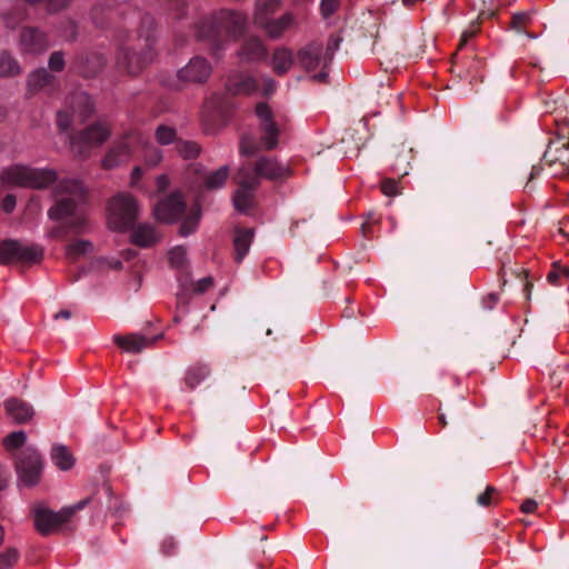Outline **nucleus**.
Wrapping results in <instances>:
<instances>
[{"label": "nucleus", "mask_w": 569, "mask_h": 569, "mask_svg": "<svg viewBox=\"0 0 569 569\" xmlns=\"http://www.w3.org/2000/svg\"><path fill=\"white\" fill-rule=\"evenodd\" d=\"M297 24V20L293 13L286 12L281 17L267 20L266 23H261L259 27L272 39H279L286 31L292 29Z\"/></svg>", "instance_id": "22"}, {"label": "nucleus", "mask_w": 569, "mask_h": 569, "mask_svg": "<svg viewBox=\"0 0 569 569\" xmlns=\"http://www.w3.org/2000/svg\"><path fill=\"white\" fill-rule=\"evenodd\" d=\"M498 302V296L496 293H489L483 300L482 305L486 309H492Z\"/></svg>", "instance_id": "61"}, {"label": "nucleus", "mask_w": 569, "mask_h": 569, "mask_svg": "<svg viewBox=\"0 0 569 569\" xmlns=\"http://www.w3.org/2000/svg\"><path fill=\"white\" fill-rule=\"evenodd\" d=\"M154 139L160 146L177 144L180 140L174 127L161 123L154 130Z\"/></svg>", "instance_id": "37"}, {"label": "nucleus", "mask_w": 569, "mask_h": 569, "mask_svg": "<svg viewBox=\"0 0 569 569\" xmlns=\"http://www.w3.org/2000/svg\"><path fill=\"white\" fill-rule=\"evenodd\" d=\"M92 112L93 102L91 97L82 91L74 92L68 99V108L58 111L57 124L62 131H67L76 118L86 120Z\"/></svg>", "instance_id": "12"}, {"label": "nucleus", "mask_w": 569, "mask_h": 569, "mask_svg": "<svg viewBox=\"0 0 569 569\" xmlns=\"http://www.w3.org/2000/svg\"><path fill=\"white\" fill-rule=\"evenodd\" d=\"M398 184L393 179H386L381 183V191L386 196H393L397 193Z\"/></svg>", "instance_id": "57"}, {"label": "nucleus", "mask_w": 569, "mask_h": 569, "mask_svg": "<svg viewBox=\"0 0 569 569\" xmlns=\"http://www.w3.org/2000/svg\"><path fill=\"white\" fill-rule=\"evenodd\" d=\"M499 491L493 486H487L486 490L478 495L477 503L481 507H489L498 502Z\"/></svg>", "instance_id": "47"}, {"label": "nucleus", "mask_w": 569, "mask_h": 569, "mask_svg": "<svg viewBox=\"0 0 569 569\" xmlns=\"http://www.w3.org/2000/svg\"><path fill=\"white\" fill-rule=\"evenodd\" d=\"M532 11H519L515 12L511 17L508 29L519 34H526L529 39H537V34L528 31V28L533 21Z\"/></svg>", "instance_id": "27"}, {"label": "nucleus", "mask_w": 569, "mask_h": 569, "mask_svg": "<svg viewBox=\"0 0 569 569\" xmlns=\"http://www.w3.org/2000/svg\"><path fill=\"white\" fill-rule=\"evenodd\" d=\"M21 73L18 60L8 51L0 50V77H16Z\"/></svg>", "instance_id": "36"}, {"label": "nucleus", "mask_w": 569, "mask_h": 569, "mask_svg": "<svg viewBox=\"0 0 569 569\" xmlns=\"http://www.w3.org/2000/svg\"><path fill=\"white\" fill-rule=\"evenodd\" d=\"M176 150L181 158L191 160L200 154L201 147L196 141L180 139L177 141Z\"/></svg>", "instance_id": "41"}, {"label": "nucleus", "mask_w": 569, "mask_h": 569, "mask_svg": "<svg viewBox=\"0 0 569 569\" xmlns=\"http://www.w3.org/2000/svg\"><path fill=\"white\" fill-rule=\"evenodd\" d=\"M212 72L210 62L200 56H196L177 72V82L172 84L174 90H181L187 84L206 83Z\"/></svg>", "instance_id": "15"}, {"label": "nucleus", "mask_w": 569, "mask_h": 569, "mask_svg": "<svg viewBox=\"0 0 569 569\" xmlns=\"http://www.w3.org/2000/svg\"><path fill=\"white\" fill-rule=\"evenodd\" d=\"M0 206L7 213L11 212L16 207V196L7 194L2 202L0 201Z\"/></svg>", "instance_id": "58"}, {"label": "nucleus", "mask_w": 569, "mask_h": 569, "mask_svg": "<svg viewBox=\"0 0 569 569\" xmlns=\"http://www.w3.org/2000/svg\"><path fill=\"white\" fill-rule=\"evenodd\" d=\"M126 0H114V2H124ZM110 6L104 3V0H99L93 8L91 9V20L92 23L100 29L107 28L109 16H110Z\"/></svg>", "instance_id": "34"}, {"label": "nucleus", "mask_w": 569, "mask_h": 569, "mask_svg": "<svg viewBox=\"0 0 569 569\" xmlns=\"http://www.w3.org/2000/svg\"><path fill=\"white\" fill-rule=\"evenodd\" d=\"M20 553L18 549L10 547L0 553V569H10L19 560Z\"/></svg>", "instance_id": "48"}, {"label": "nucleus", "mask_w": 569, "mask_h": 569, "mask_svg": "<svg viewBox=\"0 0 569 569\" xmlns=\"http://www.w3.org/2000/svg\"><path fill=\"white\" fill-rule=\"evenodd\" d=\"M113 342L126 352L138 353L149 347L153 340L137 333H130L127 336L114 335Z\"/></svg>", "instance_id": "24"}, {"label": "nucleus", "mask_w": 569, "mask_h": 569, "mask_svg": "<svg viewBox=\"0 0 569 569\" xmlns=\"http://www.w3.org/2000/svg\"><path fill=\"white\" fill-rule=\"evenodd\" d=\"M339 7V0H321L320 9L325 18L330 17Z\"/></svg>", "instance_id": "54"}, {"label": "nucleus", "mask_w": 569, "mask_h": 569, "mask_svg": "<svg viewBox=\"0 0 569 569\" xmlns=\"http://www.w3.org/2000/svg\"><path fill=\"white\" fill-rule=\"evenodd\" d=\"M42 468V458L34 448L27 447L16 457L18 477L26 486L31 487L38 483Z\"/></svg>", "instance_id": "14"}, {"label": "nucleus", "mask_w": 569, "mask_h": 569, "mask_svg": "<svg viewBox=\"0 0 569 569\" xmlns=\"http://www.w3.org/2000/svg\"><path fill=\"white\" fill-rule=\"evenodd\" d=\"M109 136L110 129L101 122H96L70 137L71 150L76 156L86 158L92 148L101 146Z\"/></svg>", "instance_id": "11"}, {"label": "nucleus", "mask_w": 569, "mask_h": 569, "mask_svg": "<svg viewBox=\"0 0 569 569\" xmlns=\"http://www.w3.org/2000/svg\"><path fill=\"white\" fill-rule=\"evenodd\" d=\"M298 63L308 72L321 69V71L313 76L318 82H326L328 73L325 71L327 66L331 62L323 52V44L320 41H312L301 48L297 53Z\"/></svg>", "instance_id": "13"}, {"label": "nucleus", "mask_w": 569, "mask_h": 569, "mask_svg": "<svg viewBox=\"0 0 569 569\" xmlns=\"http://www.w3.org/2000/svg\"><path fill=\"white\" fill-rule=\"evenodd\" d=\"M169 183H170V181H169L168 176H166V174L158 176L156 179L157 191L160 193L164 192L168 189Z\"/></svg>", "instance_id": "59"}, {"label": "nucleus", "mask_w": 569, "mask_h": 569, "mask_svg": "<svg viewBox=\"0 0 569 569\" xmlns=\"http://www.w3.org/2000/svg\"><path fill=\"white\" fill-rule=\"evenodd\" d=\"M156 21L150 14L141 17L137 43L124 42L117 53V66L131 76L141 72L154 58Z\"/></svg>", "instance_id": "3"}, {"label": "nucleus", "mask_w": 569, "mask_h": 569, "mask_svg": "<svg viewBox=\"0 0 569 569\" xmlns=\"http://www.w3.org/2000/svg\"><path fill=\"white\" fill-rule=\"evenodd\" d=\"M253 176V173L240 170L237 173L239 188L234 192L233 204L241 213H248L253 206V192L258 188V181Z\"/></svg>", "instance_id": "18"}, {"label": "nucleus", "mask_w": 569, "mask_h": 569, "mask_svg": "<svg viewBox=\"0 0 569 569\" xmlns=\"http://www.w3.org/2000/svg\"><path fill=\"white\" fill-rule=\"evenodd\" d=\"M201 218V208L199 204H193L190 209L189 214L182 221L179 233L182 237H187L193 233L198 227L199 220Z\"/></svg>", "instance_id": "39"}, {"label": "nucleus", "mask_w": 569, "mask_h": 569, "mask_svg": "<svg viewBox=\"0 0 569 569\" xmlns=\"http://www.w3.org/2000/svg\"><path fill=\"white\" fill-rule=\"evenodd\" d=\"M213 284V278L212 277H204L197 281L193 286V291L196 293H203L206 292L211 286Z\"/></svg>", "instance_id": "55"}, {"label": "nucleus", "mask_w": 569, "mask_h": 569, "mask_svg": "<svg viewBox=\"0 0 569 569\" xmlns=\"http://www.w3.org/2000/svg\"><path fill=\"white\" fill-rule=\"evenodd\" d=\"M107 60L98 52H86L78 54L70 69L83 78H94L104 67Z\"/></svg>", "instance_id": "19"}, {"label": "nucleus", "mask_w": 569, "mask_h": 569, "mask_svg": "<svg viewBox=\"0 0 569 569\" xmlns=\"http://www.w3.org/2000/svg\"><path fill=\"white\" fill-rule=\"evenodd\" d=\"M20 43L22 49L30 53H40L49 46L47 36L33 27L23 28L21 30Z\"/></svg>", "instance_id": "21"}, {"label": "nucleus", "mask_w": 569, "mask_h": 569, "mask_svg": "<svg viewBox=\"0 0 569 569\" xmlns=\"http://www.w3.org/2000/svg\"><path fill=\"white\" fill-rule=\"evenodd\" d=\"M238 54L242 61H258L266 58L267 48L259 38L251 37L242 43Z\"/></svg>", "instance_id": "25"}, {"label": "nucleus", "mask_w": 569, "mask_h": 569, "mask_svg": "<svg viewBox=\"0 0 569 569\" xmlns=\"http://www.w3.org/2000/svg\"><path fill=\"white\" fill-rule=\"evenodd\" d=\"M49 68L53 72H60L64 69V54L62 51H54L50 54L48 61Z\"/></svg>", "instance_id": "50"}, {"label": "nucleus", "mask_w": 569, "mask_h": 569, "mask_svg": "<svg viewBox=\"0 0 569 569\" xmlns=\"http://www.w3.org/2000/svg\"><path fill=\"white\" fill-rule=\"evenodd\" d=\"M7 481H8V472L6 469H3L0 466V491L6 488Z\"/></svg>", "instance_id": "63"}, {"label": "nucleus", "mask_w": 569, "mask_h": 569, "mask_svg": "<svg viewBox=\"0 0 569 569\" xmlns=\"http://www.w3.org/2000/svg\"><path fill=\"white\" fill-rule=\"evenodd\" d=\"M31 6L43 3L47 11L58 12L69 7L72 0H26Z\"/></svg>", "instance_id": "46"}, {"label": "nucleus", "mask_w": 569, "mask_h": 569, "mask_svg": "<svg viewBox=\"0 0 569 569\" xmlns=\"http://www.w3.org/2000/svg\"><path fill=\"white\" fill-rule=\"evenodd\" d=\"M108 209V224L113 230H129L134 226L138 219V202L132 196L128 193H119L114 196L110 200Z\"/></svg>", "instance_id": "8"}, {"label": "nucleus", "mask_w": 569, "mask_h": 569, "mask_svg": "<svg viewBox=\"0 0 569 569\" xmlns=\"http://www.w3.org/2000/svg\"><path fill=\"white\" fill-rule=\"evenodd\" d=\"M27 439L24 431H13L4 438L3 445L7 450H16L21 448Z\"/></svg>", "instance_id": "45"}, {"label": "nucleus", "mask_w": 569, "mask_h": 569, "mask_svg": "<svg viewBox=\"0 0 569 569\" xmlns=\"http://www.w3.org/2000/svg\"><path fill=\"white\" fill-rule=\"evenodd\" d=\"M142 176H143L142 168L139 166L134 167L131 172V186H133V187L138 186Z\"/></svg>", "instance_id": "60"}, {"label": "nucleus", "mask_w": 569, "mask_h": 569, "mask_svg": "<svg viewBox=\"0 0 569 569\" xmlns=\"http://www.w3.org/2000/svg\"><path fill=\"white\" fill-rule=\"evenodd\" d=\"M51 459L53 463L61 470H69L74 463L71 452L66 446L56 445L51 449Z\"/></svg>", "instance_id": "35"}, {"label": "nucleus", "mask_w": 569, "mask_h": 569, "mask_svg": "<svg viewBox=\"0 0 569 569\" xmlns=\"http://www.w3.org/2000/svg\"><path fill=\"white\" fill-rule=\"evenodd\" d=\"M131 241L138 247L147 248L158 241V236L151 224L142 223L133 229Z\"/></svg>", "instance_id": "29"}, {"label": "nucleus", "mask_w": 569, "mask_h": 569, "mask_svg": "<svg viewBox=\"0 0 569 569\" xmlns=\"http://www.w3.org/2000/svg\"><path fill=\"white\" fill-rule=\"evenodd\" d=\"M537 502L532 499H527L521 505V510L525 513H532L537 509Z\"/></svg>", "instance_id": "62"}, {"label": "nucleus", "mask_w": 569, "mask_h": 569, "mask_svg": "<svg viewBox=\"0 0 569 569\" xmlns=\"http://www.w3.org/2000/svg\"><path fill=\"white\" fill-rule=\"evenodd\" d=\"M187 210V203L180 191L161 198L154 206V214L157 220L164 223H173L178 221Z\"/></svg>", "instance_id": "17"}, {"label": "nucleus", "mask_w": 569, "mask_h": 569, "mask_svg": "<svg viewBox=\"0 0 569 569\" xmlns=\"http://www.w3.org/2000/svg\"><path fill=\"white\" fill-rule=\"evenodd\" d=\"M239 170L253 173V178L258 181V187L260 186L261 178L272 181H281L291 174L289 167L282 166L276 159L268 157H260L257 159L254 164H244Z\"/></svg>", "instance_id": "16"}, {"label": "nucleus", "mask_w": 569, "mask_h": 569, "mask_svg": "<svg viewBox=\"0 0 569 569\" xmlns=\"http://www.w3.org/2000/svg\"><path fill=\"white\" fill-rule=\"evenodd\" d=\"M86 191L77 179H63L56 186V203L48 211L51 219L60 221L53 231L56 237L67 233H82L86 230V218L78 212V206L84 200Z\"/></svg>", "instance_id": "2"}, {"label": "nucleus", "mask_w": 569, "mask_h": 569, "mask_svg": "<svg viewBox=\"0 0 569 569\" xmlns=\"http://www.w3.org/2000/svg\"><path fill=\"white\" fill-rule=\"evenodd\" d=\"M43 258V250L38 244H23L18 240H0V262L38 263Z\"/></svg>", "instance_id": "10"}, {"label": "nucleus", "mask_w": 569, "mask_h": 569, "mask_svg": "<svg viewBox=\"0 0 569 569\" xmlns=\"http://www.w3.org/2000/svg\"><path fill=\"white\" fill-rule=\"evenodd\" d=\"M256 116L260 137L257 140L252 134L241 136L239 150L242 156H252L260 149L270 151L278 146L281 130L271 108L266 102H259L256 106Z\"/></svg>", "instance_id": "5"}, {"label": "nucleus", "mask_w": 569, "mask_h": 569, "mask_svg": "<svg viewBox=\"0 0 569 569\" xmlns=\"http://www.w3.org/2000/svg\"><path fill=\"white\" fill-rule=\"evenodd\" d=\"M230 173L228 166H222L219 169L209 172L204 176V187L210 190L220 189L226 183Z\"/></svg>", "instance_id": "38"}, {"label": "nucleus", "mask_w": 569, "mask_h": 569, "mask_svg": "<svg viewBox=\"0 0 569 569\" xmlns=\"http://www.w3.org/2000/svg\"><path fill=\"white\" fill-rule=\"evenodd\" d=\"M292 51L288 48H277L272 54V68L278 76L286 74L293 64Z\"/></svg>", "instance_id": "31"}, {"label": "nucleus", "mask_w": 569, "mask_h": 569, "mask_svg": "<svg viewBox=\"0 0 569 569\" xmlns=\"http://www.w3.org/2000/svg\"><path fill=\"white\" fill-rule=\"evenodd\" d=\"M281 0H257L254 11V23L260 26L270 20L273 14L280 9Z\"/></svg>", "instance_id": "30"}, {"label": "nucleus", "mask_w": 569, "mask_h": 569, "mask_svg": "<svg viewBox=\"0 0 569 569\" xmlns=\"http://www.w3.org/2000/svg\"><path fill=\"white\" fill-rule=\"evenodd\" d=\"M0 180L4 186L43 189L57 180V173L51 169L13 164L1 171Z\"/></svg>", "instance_id": "6"}, {"label": "nucleus", "mask_w": 569, "mask_h": 569, "mask_svg": "<svg viewBox=\"0 0 569 569\" xmlns=\"http://www.w3.org/2000/svg\"><path fill=\"white\" fill-rule=\"evenodd\" d=\"M479 31V22H473L470 28L466 31H463L461 39L459 41L458 49H462L467 46L468 41L472 39L477 32Z\"/></svg>", "instance_id": "53"}, {"label": "nucleus", "mask_w": 569, "mask_h": 569, "mask_svg": "<svg viewBox=\"0 0 569 569\" xmlns=\"http://www.w3.org/2000/svg\"><path fill=\"white\" fill-rule=\"evenodd\" d=\"M4 408L7 410V413L14 419L18 423H24L28 420H30L33 416V409L32 407L18 399V398H10L4 402Z\"/></svg>", "instance_id": "26"}, {"label": "nucleus", "mask_w": 569, "mask_h": 569, "mask_svg": "<svg viewBox=\"0 0 569 569\" xmlns=\"http://www.w3.org/2000/svg\"><path fill=\"white\" fill-rule=\"evenodd\" d=\"M248 26V17L239 11L221 9L201 18L194 24L197 39L204 42L213 57L220 58L231 39L241 37Z\"/></svg>", "instance_id": "1"}, {"label": "nucleus", "mask_w": 569, "mask_h": 569, "mask_svg": "<svg viewBox=\"0 0 569 569\" xmlns=\"http://www.w3.org/2000/svg\"><path fill=\"white\" fill-rule=\"evenodd\" d=\"M542 162L553 176L569 178V123L558 128L542 156Z\"/></svg>", "instance_id": "7"}, {"label": "nucleus", "mask_w": 569, "mask_h": 569, "mask_svg": "<svg viewBox=\"0 0 569 569\" xmlns=\"http://www.w3.org/2000/svg\"><path fill=\"white\" fill-rule=\"evenodd\" d=\"M177 543L172 537L163 539L161 543V551L164 556H172L176 552Z\"/></svg>", "instance_id": "56"}, {"label": "nucleus", "mask_w": 569, "mask_h": 569, "mask_svg": "<svg viewBox=\"0 0 569 569\" xmlns=\"http://www.w3.org/2000/svg\"><path fill=\"white\" fill-rule=\"evenodd\" d=\"M59 32L67 41H74L78 38V24L74 20L64 19L59 24Z\"/></svg>", "instance_id": "44"}, {"label": "nucleus", "mask_w": 569, "mask_h": 569, "mask_svg": "<svg viewBox=\"0 0 569 569\" xmlns=\"http://www.w3.org/2000/svg\"><path fill=\"white\" fill-rule=\"evenodd\" d=\"M211 370L207 365H196L190 367L184 377V383L189 390H193L210 375Z\"/></svg>", "instance_id": "33"}, {"label": "nucleus", "mask_w": 569, "mask_h": 569, "mask_svg": "<svg viewBox=\"0 0 569 569\" xmlns=\"http://www.w3.org/2000/svg\"><path fill=\"white\" fill-rule=\"evenodd\" d=\"M277 82L268 77L261 78L259 82L252 74L246 71L232 72L226 82V90L231 96L251 94L261 91L264 96H270L276 91Z\"/></svg>", "instance_id": "9"}, {"label": "nucleus", "mask_w": 569, "mask_h": 569, "mask_svg": "<svg viewBox=\"0 0 569 569\" xmlns=\"http://www.w3.org/2000/svg\"><path fill=\"white\" fill-rule=\"evenodd\" d=\"M483 66V61L479 59L478 57H471L468 58L467 61H463V77L470 78V82H472L473 79L478 78V73L480 69ZM459 76L462 77V71L459 72Z\"/></svg>", "instance_id": "42"}, {"label": "nucleus", "mask_w": 569, "mask_h": 569, "mask_svg": "<svg viewBox=\"0 0 569 569\" xmlns=\"http://www.w3.org/2000/svg\"><path fill=\"white\" fill-rule=\"evenodd\" d=\"M187 252L181 246L172 248L168 253V260L172 268L183 270L187 264Z\"/></svg>", "instance_id": "43"}, {"label": "nucleus", "mask_w": 569, "mask_h": 569, "mask_svg": "<svg viewBox=\"0 0 569 569\" xmlns=\"http://www.w3.org/2000/svg\"><path fill=\"white\" fill-rule=\"evenodd\" d=\"M253 236V229H237L233 246L236 252L234 259L238 263H240L249 252Z\"/></svg>", "instance_id": "28"}, {"label": "nucleus", "mask_w": 569, "mask_h": 569, "mask_svg": "<svg viewBox=\"0 0 569 569\" xmlns=\"http://www.w3.org/2000/svg\"><path fill=\"white\" fill-rule=\"evenodd\" d=\"M73 516V509H62L60 512H52L48 509H38L34 515V525L39 532L48 535L53 529L68 522Z\"/></svg>", "instance_id": "20"}, {"label": "nucleus", "mask_w": 569, "mask_h": 569, "mask_svg": "<svg viewBox=\"0 0 569 569\" xmlns=\"http://www.w3.org/2000/svg\"><path fill=\"white\" fill-rule=\"evenodd\" d=\"M341 41H342V38L338 33H332L329 37L327 47H326V49H323V52L330 61L332 60L335 51L339 49Z\"/></svg>", "instance_id": "51"}, {"label": "nucleus", "mask_w": 569, "mask_h": 569, "mask_svg": "<svg viewBox=\"0 0 569 569\" xmlns=\"http://www.w3.org/2000/svg\"><path fill=\"white\" fill-rule=\"evenodd\" d=\"M159 6L172 18L182 19L187 14L186 0H157Z\"/></svg>", "instance_id": "40"}, {"label": "nucleus", "mask_w": 569, "mask_h": 569, "mask_svg": "<svg viewBox=\"0 0 569 569\" xmlns=\"http://www.w3.org/2000/svg\"><path fill=\"white\" fill-rule=\"evenodd\" d=\"M88 503H89V499L87 498V499L79 501L73 507H69L68 509H73V513H74L76 511L83 509Z\"/></svg>", "instance_id": "64"}, {"label": "nucleus", "mask_w": 569, "mask_h": 569, "mask_svg": "<svg viewBox=\"0 0 569 569\" xmlns=\"http://www.w3.org/2000/svg\"><path fill=\"white\" fill-rule=\"evenodd\" d=\"M563 267L565 264H561L559 262H555L552 264L551 270L547 274V281L556 287L563 286V281H561V276H563Z\"/></svg>", "instance_id": "49"}, {"label": "nucleus", "mask_w": 569, "mask_h": 569, "mask_svg": "<svg viewBox=\"0 0 569 569\" xmlns=\"http://www.w3.org/2000/svg\"><path fill=\"white\" fill-rule=\"evenodd\" d=\"M93 251V244L89 240L77 239L70 242L66 248V256L70 262H76Z\"/></svg>", "instance_id": "32"}, {"label": "nucleus", "mask_w": 569, "mask_h": 569, "mask_svg": "<svg viewBox=\"0 0 569 569\" xmlns=\"http://www.w3.org/2000/svg\"><path fill=\"white\" fill-rule=\"evenodd\" d=\"M497 0H489V4L485 6L479 13L480 19H492L498 13V4L496 3ZM487 1L483 0V4H486Z\"/></svg>", "instance_id": "52"}, {"label": "nucleus", "mask_w": 569, "mask_h": 569, "mask_svg": "<svg viewBox=\"0 0 569 569\" xmlns=\"http://www.w3.org/2000/svg\"><path fill=\"white\" fill-rule=\"evenodd\" d=\"M138 148L143 150V160L148 167L153 168L162 161L163 154L159 148L150 144L140 132L129 131L108 150L102 167L112 169L129 161Z\"/></svg>", "instance_id": "4"}, {"label": "nucleus", "mask_w": 569, "mask_h": 569, "mask_svg": "<svg viewBox=\"0 0 569 569\" xmlns=\"http://www.w3.org/2000/svg\"><path fill=\"white\" fill-rule=\"evenodd\" d=\"M28 91L32 94L39 91H51L56 87V77L47 69L40 68L28 76Z\"/></svg>", "instance_id": "23"}]
</instances>
